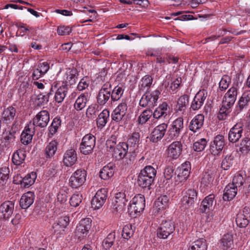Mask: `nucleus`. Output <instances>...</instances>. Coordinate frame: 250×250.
<instances>
[{"instance_id":"obj_19","label":"nucleus","mask_w":250,"mask_h":250,"mask_svg":"<svg viewBox=\"0 0 250 250\" xmlns=\"http://www.w3.org/2000/svg\"><path fill=\"white\" fill-rule=\"evenodd\" d=\"M14 209V202L6 201L0 205V219L5 220L11 217Z\"/></svg>"},{"instance_id":"obj_54","label":"nucleus","mask_w":250,"mask_h":250,"mask_svg":"<svg viewBox=\"0 0 250 250\" xmlns=\"http://www.w3.org/2000/svg\"><path fill=\"white\" fill-rule=\"evenodd\" d=\"M115 232H111L103 241V247L106 250H109L113 246L115 240Z\"/></svg>"},{"instance_id":"obj_57","label":"nucleus","mask_w":250,"mask_h":250,"mask_svg":"<svg viewBox=\"0 0 250 250\" xmlns=\"http://www.w3.org/2000/svg\"><path fill=\"white\" fill-rule=\"evenodd\" d=\"M152 115V111L151 109L147 108L145 110L138 119V122L139 124L143 125L146 123Z\"/></svg>"},{"instance_id":"obj_58","label":"nucleus","mask_w":250,"mask_h":250,"mask_svg":"<svg viewBox=\"0 0 250 250\" xmlns=\"http://www.w3.org/2000/svg\"><path fill=\"white\" fill-rule=\"evenodd\" d=\"M239 151L243 154H247L250 152V138L245 137L240 143Z\"/></svg>"},{"instance_id":"obj_47","label":"nucleus","mask_w":250,"mask_h":250,"mask_svg":"<svg viewBox=\"0 0 250 250\" xmlns=\"http://www.w3.org/2000/svg\"><path fill=\"white\" fill-rule=\"evenodd\" d=\"M232 185H233L237 188H239V190L242 188V186L246 187L247 183L246 182V175H243L242 173H236L232 179Z\"/></svg>"},{"instance_id":"obj_15","label":"nucleus","mask_w":250,"mask_h":250,"mask_svg":"<svg viewBox=\"0 0 250 250\" xmlns=\"http://www.w3.org/2000/svg\"><path fill=\"white\" fill-rule=\"evenodd\" d=\"M107 196V191L106 188L99 189L91 201L92 208L94 209L100 208L104 204Z\"/></svg>"},{"instance_id":"obj_37","label":"nucleus","mask_w":250,"mask_h":250,"mask_svg":"<svg viewBox=\"0 0 250 250\" xmlns=\"http://www.w3.org/2000/svg\"><path fill=\"white\" fill-rule=\"evenodd\" d=\"M110 112L108 109H104L99 115L96 119L98 128H103L109 119Z\"/></svg>"},{"instance_id":"obj_21","label":"nucleus","mask_w":250,"mask_h":250,"mask_svg":"<svg viewBox=\"0 0 250 250\" xmlns=\"http://www.w3.org/2000/svg\"><path fill=\"white\" fill-rule=\"evenodd\" d=\"M250 103V92H245L242 94L237 103L235 109L234 111V114L238 115L244 109H247Z\"/></svg>"},{"instance_id":"obj_33","label":"nucleus","mask_w":250,"mask_h":250,"mask_svg":"<svg viewBox=\"0 0 250 250\" xmlns=\"http://www.w3.org/2000/svg\"><path fill=\"white\" fill-rule=\"evenodd\" d=\"M34 193L32 191H28L24 193L20 201V206L23 209L28 208L34 202Z\"/></svg>"},{"instance_id":"obj_56","label":"nucleus","mask_w":250,"mask_h":250,"mask_svg":"<svg viewBox=\"0 0 250 250\" xmlns=\"http://www.w3.org/2000/svg\"><path fill=\"white\" fill-rule=\"evenodd\" d=\"M9 178V169L7 167L0 168V187L5 185Z\"/></svg>"},{"instance_id":"obj_1","label":"nucleus","mask_w":250,"mask_h":250,"mask_svg":"<svg viewBox=\"0 0 250 250\" xmlns=\"http://www.w3.org/2000/svg\"><path fill=\"white\" fill-rule=\"evenodd\" d=\"M183 128V119L181 117L178 118L169 126L166 134L165 141L169 142L178 138Z\"/></svg>"},{"instance_id":"obj_27","label":"nucleus","mask_w":250,"mask_h":250,"mask_svg":"<svg viewBox=\"0 0 250 250\" xmlns=\"http://www.w3.org/2000/svg\"><path fill=\"white\" fill-rule=\"evenodd\" d=\"M216 205V202L214 201V195L210 194L206 197L202 201L200 209L202 213H207L210 210L213 209L214 206Z\"/></svg>"},{"instance_id":"obj_61","label":"nucleus","mask_w":250,"mask_h":250,"mask_svg":"<svg viewBox=\"0 0 250 250\" xmlns=\"http://www.w3.org/2000/svg\"><path fill=\"white\" fill-rule=\"evenodd\" d=\"M61 124L60 117H56L53 119L51 125L49 127V131L51 135H53L56 133Z\"/></svg>"},{"instance_id":"obj_11","label":"nucleus","mask_w":250,"mask_h":250,"mask_svg":"<svg viewBox=\"0 0 250 250\" xmlns=\"http://www.w3.org/2000/svg\"><path fill=\"white\" fill-rule=\"evenodd\" d=\"M50 121V114L46 110L40 111L33 119L32 127L44 128L47 126Z\"/></svg>"},{"instance_id":"obj_30","label":"nucleus","mask_w":250,"mask_h":250,"mask_svg":"<svg viewBox=\"0 0 250 250\" xmlns=\"http://www.w3.org/2000/svg\"><path fill=\"white\" fill-rule=\"evenodd\" d=\"M204 121V116L200 114L196 115L190 121L189 129L193 132H198L202 127Z\"/></svg>"},{"instance_id":"obj_8","label":"nucleus","mask_w":250,"mask_h":250,"mask_svg":"<svg viewBox=\"0 0 250 250\" xmlns=\"http://www.w3.org/2000/svg\"><path fill=\"white\" fill-rule=\"evenodd\" d=\"M127 99H123L111 113L112 120L116 123L122 121L127 112Z\"/></svg>"},{"instance_id":"obj_2","label":"nucleus","mask_w":250,"mask_h":250,"mask_svg":"<svg viewBox=\"0 0 250 250\" xmlns=\"http://www.w3.org/2000/svg\"><path fill=\"white\" fill-rule=\"evenodd\" d=\"M160 94L161 92L158 89H156L151 93H149V91L145 92L140 100V106L149 109L154 107L157 105Z\"/></svg>"},{"instance_id":"obj_53","label":"nucleus","mask_w":250,"mask_h":250,"mask_svg":"<svg viewBox=\"0 0 250 250\" xmlns=\"http://www.w3.org/2000/svg\"><path fill=\"white\" fill-rule=\"evenodd\" d=\"M206 240L201 238L193 242L188 250H207Z\"/></svg>"},{"instance_id":"obj_23","label":"nucleus","mask_w":250,"mask_h":250,"mask_svg":"<svg viewBox=\"0 0 250 250\" xmlns=\"http://www.w3.org/2000/svg\"><path fill=\"white\" fill-rule=\"evenodd\" d=\"M183 150V145L180 141L172 142L167 148L168 157L173 159H176L181 154Z\"/></svg>"},{"instance_id":"obj_34","label":"nucleus","mask_w":250,"mask_h":250,"mask_svg":"<svg viewBox=\"0 0 250 250\" xmlns=\"http://www.w3.org/2000/svg\"><path fill=\"white\" fill-rule=\"evenodd\" d=\"M189 104V96L187 94H184L180 96L177 101V104L175 106V110L177 112H181L183 114Z\"/></svg>"},{"instance_id":"obj_3","label":"nucleus","mask_w":250,"mask_h":250,"mask_svg":"<svg viewBox=\"0 0 250 250\" xmlns=\"http://www.w3.org/2000/svg\"><path fill=\"white\" fill-rule=\"evenodd\" d=\"M111 83L109 82L102 85L96 96V101L98 105L104 106L108 103L111 102Z\"/></svg>"},{"instance_id":"obj_14","label":"nucleus","mask_w":250,"mask_h":250,"mask_svg":"<svg viewBox=\"0 0 250 250\" xmlns=\"http://www.w3.org/2000/svg\"><path fill=\"white\" fill-rule=\"evenodd\" d=\"M244 126V123L240 121L230 129L228 134V139L230 142L235 143L239 141L242 137Z\"/></svg>"},{"instance_id":"obj_26","label":"nucleus","mask_w":250,"mask_h":250,"mask_svg":"<svg viewBox=\"0 0 250 250\" xmlns=\"http://www.w3.org/2000/svg\"><path fill=\"white\" fill-rule=\"evenodd\" d=\"M35 133V127H32L31 124L25 126L21 135V142L24 145L30 143L33 135Z\"/></svg>"},{"instance_id":"obj_62","label":"nucleus","mask_w":250,"mask_h":250,"mask_svg":"<svg viewBox=\"0 0 250 250\" xmlns=\"http://www.w3.org/2000/svg\"><path fill=\"white\" fill-rule=\"evenodd\" d=\"M207 144V140L205 138H202L193 144V149L195 151L201 152L205 149Z\"/></svg>"},{"instance_id":"obj_59","label":"nucleus","mask_w":250,"mask_h":250,"mask_svg":"<svg viewBox=\"0 0 250 250\" xmlns=\"http://www.w3.org/2000/svg\"><path fill=\"white\" fill-rule=\"evenodd\" d=\"M98 104H91L88 106L86 111V116L90 119H94L96 117L97 112L98 110Z\"/></svg>"},{"instance_id":"obj_4","label":"nucleus","mask_w":250,"mask_h":250,"mask_svg":"<svg viewBox=\"0 0 250 250\" xmlns=\"http://www.w3.org/2000/svg\"><path fill=\"white\" fill-rule=\"evenodd\" d=\"M146 206V200L144 196L141 194L136 195L130 201L129 211L131 214L138 215L143 212Z\"/></svg>"},{"instance_id":"obj_45","label":"nucleus","mask_w":250,"mask_h":250,"mask_svg":"<svg viewBox=\"0 0 250 250\" xmlns=\"http://www.w3.org/2000/svg\"><path fill=\"white\" fill-rule=\"evenodd\" d=\"M58 143L56 140H52L47 145L44 153L46 158H51L55 154L58 148Z\"/></svg>"},{"instance_id":"obj_44","label":"nucleus","mask_w":250,"mask_h":250,"mask_svg":"<svg viewBox=\"0 0 250 250\" xmlns=\"http://www.w3.org/2000/svg\"><path fill=\"white\" fill-rule=\"evenodd\" d=\"M88 97V93L85 92L82 93L77 98L74 104V108L77 111H80L86 106Z\"/></svg>"},{"instance_id":"obj_51","label":"nucleus","mask_w":250,"mask_h":250,"mask_svg":"<svg viewBox=\"0 0 250 250\" xmlns=\"http://www.w3.org/2000/svg\"><path fill=\"white\" fill-rule=\"evenodd\" d=\"M232 107L230 105L222 103L217 115L218 119L220 121L226 120L229 115Z\"/></svg>"},{"instance_id":"obj_25","label":"nucleus","mask_w":250,"mask_h":250,"mask_svg":"<svg viewBox=\"0 0 250 250\" xmlns=\"http://www.w3.org/2000/svg\"><path fill=\"white\" fill-rule=\"evenodd\" d=\"M225 146V138L223 136L218 135L214 137V140L210 145L212 153L218 154L223 149Z\"/></svg>"},{"instance_id":"obj_43","label":"nucleus","mask_w":250,"mask_h":250,"mask_svg":"<svg viewBox=\"0 0 250 250\" xmlns=\"http://www.w3.org/2000/svg\"><path fill=\"white\" fill-rule=\"evenodd\" d=\"M154 179L146 176L139 173L138 176L137 183L138 185L144 188L150 189V186L153 183Z\"/></svg>"},{"instance_id":"obj_9","label":"nucleus","mask_w":250,"mask_h":250,"mask_svg":"<svg viewBox=\"0 0 250 250\" xmlns=\"http://www.w3.org/2000/svg\"><path fill=\"white\" fill-rule=\"evenodd\" d=\"M91 227V220L89 218H84L80 221L75 232V236L80 240L85 237Z\"/></svg>"},{"instance_id":"obj_38","label":"nucleus","mask_w":250,"mask_h":250,"mask_svg":"<svg viewBox=\"0 0 250 250\" xmlns=\"http://www.w3.org/2000/svg\"><path fill=\"white\" fill-rule=\"evenodd\" d=\"M238 188L232 185L228 184L225 188L223 198L224 201H228L232 200L236 195Z\"/></svg>"},{"instance_id":"obj_32","label":"nucleus","mask_w":250,"mask_h":250,"mask_svg":"<svg viewBox=\"0 0 250 250\" xmlns=\"http://www.w3.org/2000/svg\"><path fill=\"white\" fill-rule=\"evenodd\" d=\"M16 113V109L12 106H9L2 112L1 120L4 123L8 125L14 120Z\"/></svg>"},{"instance_id":"obj_24","label":"nucleus","mask_w":250,"mask_h":250,"mask_svg":"<svg viewBox=\"0 0 250 250\" xmlns=\"http://www.w3.org/2000/svg\"><path fill=\"white\" fill-rule=\"evenodd\" d=\"M18 179L19 176L14 178L13 182L16 184H21L23 188H28L32 185L37 178V174L35 172H31L27 174L24 177H20V179L16 182V178Z\"/></svg>"},{"instance_id":"obj_42","label":"nucleus","mask_w":250,"mask_h":250,"mask_svg":"<svg viewBox=\"0 0 250 250\" xmlns=\"http://www.w3.org/2000/svg\"><path fill=\"white\" fill-rule=\"evenodd\" d=\"M154 179L146 176L139 173L138 176L137 183L138 185L144 188L150 189V186L153 183Z\"/></svg>"},{"instance_id":"obj_40","label":"nucleus","mask_w":250,"mask_h":250,"mask_svg":"<svg viewBox=\"0 0 250 250\" xmlns=\"http://www.w3.org/2000/svg\"><path fill=\"white\" fill-rule=\"evenodd\" d=\"M26 157V152L23 149H19L12 156V161L16 166H20L24 163Z\"/></svg>"},{"instance_id":"obj_39","label":"nucleus","mask_w":250,"mask_h":250,"mask_svg":"<svg viewBox=\"0 0 250 250\" xmlns=\"http://www.w3.org/2000/svg\"><path fill=\"white\" fill-rule=\"evenodd\" d=\"M52 95V93L46 92L44 94L40 93L36 96L34 100L35 106L41 107L45 105L49 102V97Z\"/></svg>"},{"instance_id":"obj_6","label":"nucleus","mask_w":250,"mask_h":250,"mask_svg":"<svg viewBox=\"0 0 250 250\" xmlns=\"http://www.w3.org/2000/svg\"><path fill=\"white\" fill-rule=\"evenodd\" d=\"M96 137L92 134L84 135L80 144V150L84 155H88L92 153L95 146Z\"/></svg>"},{"instance_id":"obj_7","label":"nucleus","mask_w":250,"mask_h":250,"mask_svg":"<svg viewBox=\"0 0 250 250\" xmlns=\"http://www.w3.org/2000/svg\"><path fill=\"white\" fill-rule=\"evenodd\" d=\"M86 171L82 169L75 171L69 180L70 186L74 188H77L82 186L85 182Z\"/></svg>"},{"instance_id":"obj_22","label":"nucleus","mask_w":250,"mask_h":250,"mask_svg":"<svg viewBox=\"0 0 250 250\" xmlns=\"http://www.w3.org/2000/svg\"><path fill=\"white\" fill-rule=\"evenodd\" d=\"M197 199V191L194 189H189L186 191L182 199V204L185 208H188L193 205Z\"/></svg>"},{"instance_id":"obj_13","label":"nucleus","mask_w":250,"mask_h":250,"mask_svg":"<svg viewBox=\"0 0 250 250\" xmlns=\"http://www.w3.org/2000/svg\"><path fill=\"white\" fill-rule=\"evenodd\" d=\"M239 83H234L224 95L222 103L233 106L237 98Z\"/></svg>"},{"instance_id":"obj_12","label":"nucleus","mask_w":250,"mask_h":250,"mask_svg":"<svg viewBox=\"0 0 250 250\" xmlns=\"http://www.w3.org/2000/svg\"><path fill=\"white\" fill-rule=\"evenodd\" d=\"M69 222V217L68 216L63 215L58 218L52 225L54 233L57 235H64Z\"/></svg>"},{"instance_id":"obj_28","label":"nucleus","mask_w":250,"mask_h":250,"mask_svg":"<svg viewBox=\"0 0 250 250\" xmlns=\"http://www.w3.org/2000/svg\"><path fill=\"white\" fill-rule=\"evenodd\" d=\"M79 75L78 72L76 68L69 69L65 73L64 76L63 85H72L74 84L76 80L78 79Z\"/></svg>"},{"instance_id":"obj_63","label":"nucleus","mask_w":250,"mask_h":250,"mask_svg":"<svg viewBox=\"0 0 250 250\" xmlns=\"http://www.w3.org/2000/svg\"><path fill=\"white\" fill-rule=\"evenodd\" d=\"M230 82L231 79L229 76L227 75H223L219 84L220 90L221 91L226 90L229 87Z\"/></svg>"},{"instance_id":"obj_36","label":"nucleus","mask_w":250,"mask_h":250,"mask_svg":"<svg viewBox=\"0 0 250 250\" xmlns=\"http://www.w3.org/2000/svg\"><path fill=\"white\" fill-rule=\"evenodd\" d=\"M153 82L152 77L149 75L144 76L139 83V90L141 92L149 91Z\"/></svg>"},{"instance_id":"obj_31","label":"nucleus","mask_w":250,"mask_h":250,"mask_svg":"<svg viewBox=\"0 0 250 250\" xmlns=\"http://www.w3.org/2000/svg\"><path fill=\"white\" fill-rule=\"evenodd\" d=\"M77 160V153L74 149L67 150L63 155V162L66 167H71L74 165Z\"/></svg>"},{"instance_id":"obj_55","label":"nucleus","mask_w":250,"mask_h":250,"mask_svg":"<svg viewBox=\"0 0 250 250\" xmlns=\"http://www.w3.org/2000/svg\"><path fill=\"white\" fill-rule=\"evenodd\" d=\"M215 175L212 172H205L201 180V184L206 187H209L213 184Z\"/></svg>"},{"instance_id":"obj_64","label":"nucleus","mask_w":250,"mask_h":250,"mask_svg":"<svg viewBox=\"0 0 250 250\" xmlns=\"http://www.w3.org/2000/svg\"><path fill=\"white\" fill-rule=\"evenodd\" d=\"M134 232V230L132 228V225H126L123 229L122 235L124 239L128 240L133 236Z\"/></svg>"},{"instance_id":"obj_18","label":"nucleus","mask_w":250,"mask_h":250,"mask_svg":"<svg viewBox=\"0 0 250 250\" xmlns=\"http://www.w3.org/2000/svg\"><path fill=\"white\" fill-rule=\"evenodd\" d=\"M128 199L124 192H119L115 194L114 199L112 202L113 208L117 212H122L125 209V206Z\"/></svg>"},{"instance_id":"obj_46","label":"nucleus","mask_w":250,"mask_h":250,"mask_svg":"<svg viewBox=\"0 0 250 250\" xmlns=\"http://www.w3.org/2000/svg\"><path fill=\"white\" fill-rule=\"evenodd\" d=\"M140 135L138 132H134L128 139L126 144L129 147V150L130 153H132L135 150V148L139 144Z\"/></svg>"},{"instance_id":"obj_41","label":"nucleus","mask_w":250,"mask_h":250,"mask_svg":"<svg viewBox=\"0 0 250 250\" xmlns=\"http://www.w3.org/2000/svg\"><path fill=\"white\" fill-rule=\"evenodd\" d=\"M154 179L146 176L139 173L138 176L137 183L138 185L144 188L150 189V186L153 183Z\"/></svg>"},{"instance_id":"obj_20","label":"nucleus","mask_w":250,"mask_h":250,"mask_svg":"<svg viewBox=\"0 0 250 250\" xmlns=\"http://www.w3.org/2000/svg\"><path fill=\"white\" fill-rule=\"evenodd\" d=\"M207 96V92L205 90H200L194 96L190 104V110H199L203 105Z\"/></svg>"},{"instance_id":"obj_48","label":"nucleus","mask_w":250,"mask_h":250,"mask_svg":"<svg viewBox=\"0 0 250 250\" xmlns=\"http://www.w3.org/2000/svg\"><path fill=\"white\" fill-rule=\"evenodd\" d=\"M114 173V170L112 164H108L103 167L100 172V177L101 179L106 180L111 178Z\"/></svg>"},{"instance_id":"obj_16","label":"nucleus","mask_w":250,"mask_h":250,"mask_svg":"<svg viewBox=\"0 0 250 250\" xmlns=\"http://www.w3.org/2000/svg\"><path fill=\"white\" fill-rule=\"evenodd\" d=\"M250 221V208L245 207L237 214L236 223L239 228H245Z\"/></svg>"},{"instance_id":"obj_10","label":"nucleus","mask_w":250,"mask_h":250,"mask_svg":"<svg viewBox=\"0 0 250 250\" xmlns=\"http://www.w3.org/2000/svg\"><path fill=\"white\" fill-rule=\"evenodd\" d=\"M191 169L190 163L186 161L178 167L177 172V175L174 177L175 185H178L185 181L188 177Z\"/></svg>"},{"instance_id":"obj_52","label":"nucleus","mask_w":250,"mask_h":250,"mask_svg":"<svg viewBox=\"0 0 250 250\" xmlns=\"http://www.w3.org/2000/svg\"><path fill=\"white\" fill-rule=\"evenodd\" d=\"M221 243L224 249L231 248L233 244V235L230 233L224 234L221 240Z\"/></svg>"},{"instance_id":"obj_5","label":"nucleus","mask_w":250,"mask_h":250,"mask_svg":"<svg viewBox=\"0 0 250 250\" xmlns=\"http://www.w3.org/2000/svg\"><path fill=\"white\" fill-rule=\"evenodd\" d=\"M175 230V224L171 220L163 221L157 229V237L161 239H166Z\"/></svg>"},{"instance_id":"obj_60","label":"nucleus","mask_w":250,"mask_h":250,"mask_svg":"<svg viewBox=\"0 0 250 250\" xmlns=\"http://www.w3.org/2000/svg\"><path fill=\"white\" fill-rule=\"evenodd\" d=\"M156 170L151 166H146L142 169L140 173L146 176L155 179L156 175Z\"/></svg>"},{"instance_id":"obj_49","label":"nucleus","mask_w":250,"mask_h":250,"mask_svg":"<svg viewBox=\"0 0 250 250\" xmlns=\"http://www.w3.org/2000/svg\"><path fill=\"white\" fill-rule=\"evenodd\" d=\"M235 162L234 157L232 153L227 154L223 157L221 163V168L224 170L229 169Z\"/></svg>"},{"instance_id":"obj_29","label":"nucleus","mask_w":250,"mask_h":250,"mask_svg":"<svg viewBox=\"0 0 250 250\" xmlns=\"http://www.w3.org/2000/svg\"><path fill=\"white\" fill-rule=\"evenodd\" d=\"M128 150L129 147L125 142H120L112 153L116 159L121 160L125 156Z\"/></svg>"},{"instance_id":"obj_50","label":"nucleus","mask_w":250,"mask_h":250,"mask_svg":"<svg viewBox=\"0 0 250 250\" xmlns=\"http://www.w3.org/2000/svg\"><path fill=\"white\" fill-rule=\"evenodd\" d=\"M68 92V88L65 85L60 86L56 90L55 100L57 103H61L64 100Z\"/></svg>"},{"instance_id":"obj_35","label":"nucleus","mask_w":250,"mask_h":250,"mask_svg":"<svg viewBox=\"0 0 250 250\" xmlns=\"http://www.w3.org/2000/svg\"><path fill=\"white\" fill-rule=\"evenodd\" d=\"M125 87L122 84H118L113 89L111 88V103L119 101L123 96Z\"/></svg>"},{"instance_id":"obj_17","label":"nucleus","mask_w":250,"mask_h":250,"mask_svg":"<svg viewBox=\"0 0 250 250\" xmlns=\"http://www.w3.org/2000/svg\"><path fill=\"white\" fill-rule=\"evenodd\" d=\"M167 124L162 123L156 126L152 130L150 136V141L153 143L160 141L166 134Z\"/></svg>"}]
</instances>
